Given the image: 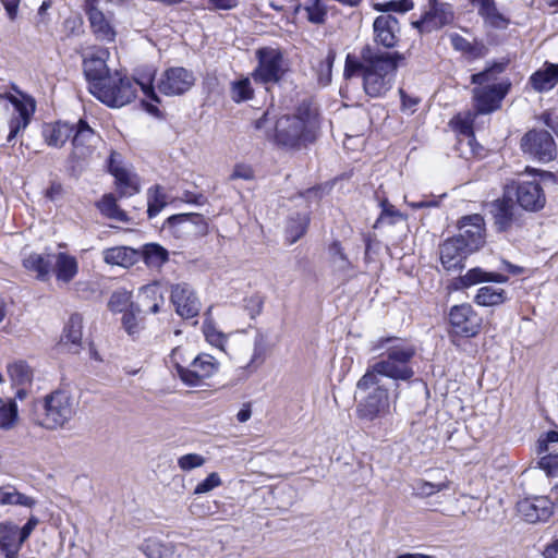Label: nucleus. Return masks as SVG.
<instances>
[{"instance_id": "nucleus-1", "label": "nucleus", "mask_w": 558, "mask_h": 558, "mask_svg": "<svg viewBox=\"0 0 558 558\" xmlns=\"http://www.w3.org/2000/svg\"><path fill=\"white\" fill-rule=\"evenodd\" d=\"M386 348L385 357L369 365L365 374L359 379L356 389L366 391L378 384V379L388 377L393 380L408 381L414 376L412 360L415 355V348L397 338H379L373 350Z\"/></svg>"}, {"instance_id": "nucleus-2", "label": "nucleus", "mask_w": 558, "mask_h": 558, "mask_svg": "<svg viewBox=\"0 0 558 558\" xmlns=\"http://www.w3.org/2000/svg\"><path fill=\"white\" fill-rule=\"evenodd\" d=\"M154 76L155 71L153 69L137 73L134 80L119 71H114L110 77H107L105 84L100 87H95L94 96L109 107L120 108L135 99L136 87L138 86L147 99L158 102L159 99L153 84Z\"/></svg>"}, {"instance_id": "nucleus-3", "label": "nucleus", "mask_w": 558, "mask_h": 558, "mask_svg": "<svg viewBox=\"0 0 558 558\" xmlns=\"http://www.w3.org/2000/svg\"><path fill=\"white\" fill-rule=\"evenodd\" d=\"M317 130L315 110L310 105L302 104L294 113L283 114L276 120L274 141L287 149H301L316 140Z\"/></svg>"}, {"instance_id": "nucleus-4", "label": "nucleus", "mask_w": 558, "mask_h": 558, "mask_svg": "<svg viewBox=\"0 0 558 558\" xmlns=\"http://www.w3.org/2000/svg\"><path fill=\"white\" fill-rule=\"evenodd\" d=\"M403 59L398 52H376L371 47L362 51L361 75L363 87L371 97H380L391 87L398 62Z\"/></svg>"}, {"instance_id": "nucleus-5", "label": "nucleus", "mask_w": 558, "mask_h": 558, "mask_svg": "<svg viewBox=\"0 0 558 558\" xmlns=\"http://www.w3.org/2000/svg\"><path fill=\"white\" fill-rule=\"evenodd\" d=\"M504 70V64L495 63L493 66L471 76V83L477 85L472 92L477 113L487 114L500 107L501 100L510 87V83L506 81L496 82L497 75Z\"/></svg>"}, {"instance_id": "nucleus-6", "label": "nucleus", "mask_w": 558, "mask_h": 558, "mask_svg": "<svg viewBox=\"0 0 558 558\" xmlns=\"http://www.w3.org/2000/svg\"><path fill=\"white\" fill-rule=\"evenodd\" d=\"M76 401L65 390H56L33 403L32 420L47 429H54L69 422L76 411Z\"/></svg>"}, {"instance_id": "nucleus-7", "label": "nucleus", "mask_w": 558, "mask_h": 558, "mask_svg": "<svg viewBox=\"0 0 558 558\" xmlns=\"http://www.w3.org/2000/svg\"><path fill=\"white\" fill-rule=\"evenodd\" d=\"M38 523L39 520L34 515L22 527L12 521L0 522V554L4 558H19L23 544Z\"/></svg>"}, {"instance_id": "nucleus-8", "label": "nucleus", "mask_w": 558, "mask_h": 558, "mask_svg": "<svg viewBox=\"0 0 558 558\" xmlns=\"http://www.w3.org/2000/svg\"><path fill=\"white\" fill-rule=\"evenodd\" d=\"M258 65L253 72L256 82L277 83L288 69L282 52L275 48H262L257 51Z\"/></svg>"}, {"instance_id": "nucleus-9", "label": "nucleus", "mask_w": 558, "mask_h": 558, "mask_svg": "<svg viewBox=\"0 0 558 558\" xmlns=\"http://www.w3.org/2000/svg\"><path fill=\"white\" fill-rule=\"evenodd\" d=\"M449 324L451 335L472 338L481 331L482 317L472 305L464 303L450 308Z\"/></svg>"}, {"instance_id": "nucleus-10", "label": "nucleus", "mask_w": 558, "mask_h": 558, "mask_svg": "<svg viewBox=\"0 0 558 558\" xmlns=\"http://www.w3.org/2000/svg\"><path fill=\"white\" fill-rule=\"evenodd\" d=\"M365 392H367L366 397L356 407V414L360 418L374 421L389 412V392L381 379H378V384Z\"/></svg>"}, {"instance_id": "nucleus-11", "label": "nucleus", "mask_w": 558, "mask_h": 558, "mask_svg": "<svg viewBox=\"0 0 558 558\" xmlns=\"http://www.w3.org/2000/svg\"><path fill=\"white\" fill-rule=\"evenodd\" d=\"M206 340L223 352H226L231 359L242 361L244 355L247 353L251 343L243 332H236L233 335L226 336L218 331L213 326H207L204 329Z\"/></svg>"}, {"instance_id": "nucleus-12", "label": "nucleus", "mask_w": 558, "mask_h": 558, "mask_svg": "<svg viewBox=\"0 0 558 558\" xmlns=\"http://www.w3.org/2000/svg\"><path fill=\"white\" fill-rule=\"evenodd\" d=\"M521 148L525 154L543 162L554 160L557 153L553 136L543 130L527 132L521 140Z\"/></svg>"}, {"instance_id": "nucleus-13", "label": "nucleus", "mask_w": 558, "mask_h": 558, "mask_svg": "<svg viewBox=\"0 0 558 558\" xmlns=\"http://www.w3.org/2000/svg\"><path fill=\"white\" fill-rule=\"evenodd\" d=\"M490 214L497 231L507 232L523 225V215L510 198H499L490 204Z\"/></svg>"}, {"instance_id": "nucleus-14", "label": "nucleus", "mask_w": 558, "mask_h": 558, "mask_svg": "<svg viewBox=\"0 0 558 558\" xmlns=\"http://www.w3.org/2000/svg\"><path fill=\"white\" fill-rule=\"evenodd\" d=\"M72 134V158L82 160L90 157L95 151L100 137L84 120H80Z\"/></svg>"}, {"instance_id": "nucleus-15", "label": "nucleus", "mask_w": 558, "mask_h": 558, "mask_svg": "<svg viewBox=\"0 0 558 558\" xmlns=\"http://www.w3.org/2000/svg\"><path fill=\"white\" fill-rule=\"evenodd\" d=\"M195 82L192 72L184 68H171L163 72L158 83V89L165 95H181L187 92Z\"/></svg>"}, {"instance_id": "nucleus-16", "label": "nucleus", "mask_w": 558, "mask_h": 558, "mask_svg": "<svg viewBox=\"0 0 558 558\" xmlns=\"http://www.w3.org/2000/svg\"><path fill=\"white\" fill-rule=\"evenodd\" d=\"M218 371V363L209 354L194 355L189 367L184 371L182 381L192 387L199 386L205 379Z\"/></svg>"}, {"instance_id": "nucleus-17", "label": "nucleus", "mask_w": 558, "mask_h": 558, "mask_svg": "<svg viewBox=\"0 0 558 558\" xmlns=\"http://www.w3.org/2000/svg\"><path fill=\"white\" fill-rule=\"evenodd\" d=\"M460 232L454 238H461L471 252L478 250L485 242L484 219L474 214L462 217L459 221Z\"/></svg>"}, {"instance_id": "nucleus-18", "label": "nucleus", "mask_w": 558, "mask_h": 558, "mask_svg": "<svg viewBox=\"0 0 558 558\" xmlns=\"http://www.w3.org/2000/svg\"><path fill=\"white\" fill-rule=\"evenodd\" d=\"M471 253L461 238H449L439 247L441 265L449 271L462 269L465 258Z\"/></svg>"}, {"instance_id": "nucleus-19", "label": "nucleus", "mask_w": 558, "mask_h": 558, "mask_svg": "<svg viewBox=\"0 0 558 558\" xmlns=\"http://www.w3.org/2000/svg\"><path fill=\"white\" fill-rule=\"evenodd\" d=\"M518 511L529 523L547 521L554 513V504L548 497L538 496L518 502Z\"/></svg>"}, {"instance_id": "nucleus-20", "label": "nucleus", "mask_w": 558, "mask_h": 558, "mask_svg": "<svg viewBox=\"0 0 558 558\" xmlns=\"http://www.w3.org/2000/svg\"><path fill=\"white\" fill-rule=\"evenodd\" d=\"M171 301L177 313L183 318H192L199 313L201 303L187 283H178L172 287Z\"/></svg>"}, {"instance_id": "nucleus-21", "label": "nucleus", "mask_w": 558, "mask_h": 558, "mask_svg": "<svg viewBox=\"0 0 558 558\" xmlns=\"http://www.w3.org/2000/svg\"><path fill=\"white\" fill-rule=\"evenodd\" d=\"M374 40L385 48H393L399 41L400 23L391 14H383L373 23Z\"/></svg>"}, {"instance_id": "nucleus-22", "label": "nucleus", "mask_w": 558, "mask_h": 558, "mask_svg": "<svg viewBox=\"0 0 558 558\" xmlns=\"http://www.w3.org/2000/svg\"><path fill=\"white\" fill-rule=\"evenodd\" d=\"M166 226L178 235H203L207 232V223L199 214H178L169 217Z\"/></svg>"}, {"instance_id": "nucleus-23", "label": "nucleus", "mask_w": 558, "mask_h": 558, "mask_svg": "<svg viewBox=\"0 0 558 558\" xmlns=\"http://www.w3.org/2000/svg\"><path fill=\"white\" fill-rule=\"evenodd\" d=\"M106 54V50H100L96 54L85 58L83 62L84 74L93 95L95 94V87H100L105 84L107 77L112 75L105 61Z\"/></svg>"}, {"instance_id": "nucleus-24", "label": "nucleus", "mask_w": 558, "mask_h": 558, "mask_svg": "<svg viewBox=\"0 0 558 558\" xmlns=\"http://www.w3.org/2000/svg\"><path fill=\"white\" fill-rule=\"evenodd\" d=\"M118 155L111 154L109 171L116 179V185L121 196H132L140 191V181L135 173L118 161Z\"/></svg>"}, {"instance_id": "nucleus-25", "label": "nucleus", "mask_w": 558, "mask_h": 558, "mask_svg": "<svg viewBox=\"0 0 558 558\" xmlns=\"http://www.w3.org/2000/svg\"><path fill=\"white\" fill-rule=\"evenodd\" d=\"M518 204L525 210L537 211L545 206L546 198L537 181H524L515 187Z\"/></svg>"}, {"instance_id": "nucleus-26", "label": "nucleus", "mask_w": 558, "mask_h": 558, "mask_svg": "<svg viewBox=\"0 0 558 558\" xmlns=\"http://www.w3.org/2000/svg\"><path fill=\"white\" fill-rule=\"evenodd\" d=\"M453 20V13L447 5L434 4L429 11H426L422 16L412 22L413 27L422 33H429L438 29Z\"/></svg>"}, {"instance_id": "nucleus-27", "label": "nucleus", "mask_w": 558, "mask_h": 558, "mask_svg": "<svg viewBox=\"0 0 558 558\" xmlns=\"http://www.w3.org/2000/svg\"><path fill=\"white\" fill-rule=\"evenodd\" d=\"M10 101L14 106L17 114L12 117L10 120L8 142H11L20 131L27 128L31 117L35 111V104L32 99L21 100L14 96H10Z\"/></svg>"}, {"instance_id": "nucleus-28", "label": "nucleus", "mask_w": 558, "mask_h": 558, "mask_svg": "<svg viewBox=\"0 0 558 558\" xmlns=\"http://www.w3.org/2000/svg\"><path fill=\"white\" fill-rule=\"evenodd\" d=\"M96 4L97 0H86V13L90 27L99 39L112 41L116 37V32Z\"/></svg>"}, {"instance_id": "nucleus-29", "label": "nucleus", "mask_w": 558, "mask_h": 558, "mask_svg": "<svg viewBox=\"0 0 558 558\" xmlns=\"http://www.w3.org/2000/svg\"><path fill=\"white\" fill-rule=\"evenodd\" d=\"M450 44L457 52H460L466 61H474L484 58L488 49L482 40H468L458 33L448 34Z\"/></svg>"}, {"instance_id": "nucleus-30", "label": "nucleus", "mask_w": 558, "mask_h": 558, "mask_svg": "<svg viewBox=\"0 0 558 558\" xmlns=\"http://www.w3.org/2000/svg\"><path fill=\"white\" fill-rule=\"evenodd\" d=\"M476 8L478 15L483 19L484 25L496 28L506 29L510 23L509 19L504 15L496 7L495 0H471Z\"/></svg>"}, {"instance_id": "nucleus-31", "label": "nucleus", "mask_w": 558, "mask_h": 558, "mask_svg": "<svg viewBox=\"0 0 558 558\" xmlns=\"http://www.w3.org/2000/svg\"><path fill=\"white\" fill-rule=\"evenodd\" d=\"M558 82V63L545 62L544 66L533 73L530 84L538 93L550 90Z\"/></svg>"}, {"instance_id": "nucleus-32", "label": "nucleus", "mask_w": 558, "mask_h": 558, "mask_svg": "<svg viewBox=\"0 0 558 558\" xmlns=\"http://www.w3.org/2000/svg\"><path fill=\"white\" fill-rule=\"evenodd\" d=\"M138 303L135 305L137 312L156 314L163 304V296L157 284H147L138 291Z\"/></svg>"}, {"instance_id": "nucleus-33", "label": "nucleus", "mask_w": 558, "mask_h": 558, "mask_svg": "<svg viewBox=\"0 0 558 558\" xmlns=\"http://www.w3.org/2000/svg\"><path fill=\"white\" fill-rule=\"evenodd\" d=\"M54 259L53 271L58 281L69 283L78 272L77 259L64 252L52 256Z\"/></svg>"}, {"instance_id": "nucleus-34", "label": "nucleus", "mask_w": 558, "mask_h": 558, "mask_svg": "<svg viewBox=\"0 0 558 558\" xmlns=\"http://www.w3.org/2000/svg\"><path fill=\"white\" fill-rule=\"evenodd\" d=\"M102 256L104 260L109 265L128 268L141 258V253L128 246H116L105 250Z\"/></svg>"}, {"instance_id": "nucleus-35", "label": "nucleus", "mask_w": 558, "mask_h": 558, "mask_svg": "<svg viewBox=\"0 0 558 558\" xmlns=\"http://www.w3.org/2000/svg\"><path fill=\"white\" fill-rule=\"evenodd\" d=\"M74 124L56 122L46 124L43 129L45 142L52 147H62L74 132Z\"/></svg>"}, {"instance_id": "nucleus-36", "label": "nucleus", "mask_w": 558, "mask_h": 558, "mask_svg": "<svg viewBox=\"0 0 558 558\" xmlns=\"http://www.w3.org/2000/svg\"><path fill=\"white\" fill-rule=\"evenodd\" d=\"M82 328H83V318L78 314H73L70 316L64 329L63 335L61 337V341L63 344H70L71 350L74 353L78 352L82 341Z\"/></svg>"}, {"instance_id": "nucleus-37", "label": "nucleus", "mask_w": 558, "mask_h": 558, "mask_svg": "<svg viewBox=\"0 0 558 558\" xmlns=\"http://www.w3.org/2000/svg\"><path fill=\"white\" fill-rule=\"evenodd\" d=\"M489 281L505 283L508 281V277L498 272L484 271L482 268L475 267L459 278V282L463 288Z\"/></svg>"}, {"instance_id": "nucleus-38", "label": "nucleus", "mask_w": 558, "mask_h": 558, "mask_svg": "<svg viewBox=\"0 0 558 558\" xmlns=\"http://www.w3.org/2000/svg\"><path fill=\"white\" fill-rule=\"evenodd\" d=\"M48 254L31 253L23 259V266L28 270L36 272V278L45 281L49 278L51 270V259Z\"/></svg>"}, {"instance_id": "nucleus-39", "label": "nucleus", "mask_w": 558, "mask_h": 558, "mask_svg": "<svg viewBox=\"0 0 558 558\" xmlns=\"http://www.w3.org/2000/svg\"><path fill=\"white\" fill-rule=\"evenodd\" d=\"M143 551L147 558H181L175 545L157 539L146 541L143 545Z\"/></svg>"}, {"instance_id": "nucleus-40", "label": "nucleus", "mask_w": 558, "mask_h": 558, "mask_svg": "<svg viewBox=\"0 0 558 558\" xmlns=\"http://www.w3.org/2000/svg\"><path fill=\"white\" fill-rule=\"evenodd\" d=\"M19 422V410L15 399L0 397V429L11 430Z\"/></svg>"}, {"instance_id": "nucleus-41", "label": "nucleus", "mask_w": 558, "mask_h": 558, "mask_svg": "<svg viewBox=\"0 0 558 558\" xmlns=\"http://www.w3.org/2000/svg\"><path fill=\"white\" fill-rule=\"evenodd\" d=\"M36 500L25 494L20 493L13 486L0 487V506H22L33 508Z\"/></svg>"}, {"instance_id": "nucleus-42", "label": "nucleus", "mask_w": 558, "mask_h": 558, "mask_svg": "<svg viewBox=\"0 0 558 558\" xmlns=\"http://www.w3.org/2000/svg\"><path fill=\"white\" fill-rule=\"evenodd\" d=\"M507 300L506 291L501 288L485 286L478 289L474 301L481 306H497Z\"/></svg>"}, {"instance_id": "nucleus-43", "label": "nucleus", "mask_w": 558, "mask_h": 558, "mask_svg": "<svg viewBox=\"0 0 558 558\" xmlns=\"http://www.w3.org/2000/svg\"><path fill=\"white\" fill-rule=\"evenodd\" d=\"M145 264L151 268H159L168 260V251L156 243L146 244L141 253Z\"/></svg>"}, {"instance_id": "nucleus-44", "label": "nucleus", "mask_w": 558, "mask_h": 558, "mask_svg": "<svg viewBox=\"0 0 558 558\" xmlns=\"http://www.w3.org/2000/svg\"><path fill=\"white\" fill-rule=\"evenodd\" d=\"M195 354L184 347L174 348L168 359V363L177 372L180 379L183 377L184 371L189 367Z\"/></svg>"}, {"instance_id": "nucleus-45", "label": "nucleus", "mask_w": 558, "mask_h": 558, "mask_svg": "<svg viewBox=\"0 0 558 558\" xmlns=\"http://www.w3.org/2000/svg\"><path fill=\"white\" fill-rule=\"evenodd\" d=\"M167 202L168 197L160 185L150 187L147 192L148 217H156L167 205Z\"/></svg>"}, {"instance_id": "nucleus-46", "label": "nucleus", "mask_w": 558, "mask_h": 558, "mask_svg": "<svg viewBox=\"0 0 558 558\" xmlns=\"http://www.w3.org/2000/svg\"><path fill=\"white\" fill-rule=\"evenodd\" d=\"M308 221L306 214H299L295 218H290L286 229L287 241L290 244L295 243L305 234Z\"/></svg>"}, {"instance_id": "nucleus-47", "label": "nucleus", "mask_w": 558, "mask_h": 558, "mask_svg": "<svg viewBox=\"0 0 558 558\" xmlns=\"http://www.w3.org/2000/svg\"><path fill=\"white\" fill-rule=\"evenodd\" d=\"M9 377L14 386H26L32 383L33 372L24 362H15L8 366Z\"/></svg>"}, {"instance_id": "nucleus-48", "label": "nucleus", "mask_w": 558, "mask_h": 558, "mask_svg": "<svg viewBox=\"0 0 558 558\" xmlns=\"http://www.w3.org/2000/svg\"><path fill=\"white\" fill-rule=\"evenodd\" d=\"M335 57V51L329 50L325 56L319 58L313 65L317 73L319 84L327 85L330 83L331 69L333 65Z\"/></svg>"}, {"instance_id": "nucleus-49", "label": "nucleus", "mask_w": 558, "mask_h": 558, "mask_svg": "<svg viewBox=\"0 0 558 558\" xmlns=\"http://www.w3.org/2000/svg\"><path fill=\"white\" fill-rule=\"evenodd\" d=\"M140 314L141 312H137L135 306H131L129 311L123 313L122 326L131 337L138 336L144 328L143 319L140 317Z\"/></svg>"}, {"instance_id": "nucleus-50", "label": "nucleus", "mask_w": 558, "mask_h": 558, "mask_svg": "<svg viewBox=\"0 0 558 558\" xmlns=\"http://www.w3.org/2000/svg\"><path fill=\"white\" fill-rule=\"evenodd\" d=\"M231 98L235 102H242L252 99L254 90L248 77H243L231 83Z\"/></svg>"}, {"instance_id": "nucleus-51", "label": "nucleus", "mask_w": 558, "mask_h": 558, "mask_svg": "<svg viewBox=\"0 0 558 558\" xmlns=\"http://www.w3.org/2000/svg\"><path fill=\"white\" fill-rule=\"evenodd\" d=\"M98 208L108 218L119 221L126 220V214L119 208L116 197L112 194L105 195L98 203Z\"/></svg>"}, {"instance_id": "nucleus-52", "label": "nucleus", "mask_w": 558, "mask_h": 558, "mask_svg": "<svg viewBox=\"0 0 558 558\" xmlns=\"http://www.w3.org/2000/svg\"><path fill=\"white\" fill-rule=\"evenodd\" d=\"M108 306L111 312L124 313L134 305L131 302V294L125 290H119L111 294Z\"/></svg>"}, {"instance_id": "nucleus-53", "label": "nucleus", "mask_w": 558, "mask_h": 558, "mask_svg": "<svg viewBox=\"0 0 558 558\" xmlns=\"http://www.w3.org/2000/svg\"><path fill=\"white\" fill-rule=\"evenodd\" d=\"M266 355V337L262 332H257L253 341V353L247 362V366H259L265 361Z\"/></svg>"}, {"instance_id": "nucleus-54", "label": "nucleus", "mask_w": 558, "mask_h": 558, "mask_svg": "<svg viewBox=\"0 0 558 558\" xmlns=\"http://www.w3.org/2000/svg\"><path fill=\"white\" fill-rule=\"evenodd\" d=\"M448 488V482L432 483L427 481H417L414 485V493L418 497H430L438 492Z\"/></svg>"}, {"instance_id": "nucleus-55", "label": "nucleus", "mask_w": 558, "mask_h": 558, "mask_svg": "<svg viewBox=\"0 0 558 558\" xmlns=\"http://www.w3.org/2000/svg\"><path fill=\"white\" fill-rule=\"evenodd\" d=\"M304 10L307 13V20L315 24L325 22L327 15V8L324 0H312Z\"/></svg>"}, {"instance_id": "nucleus-56", "label": "nucleus", "mask_w": 558, "mask_h": 558, "mask_svg": "<svg viewBox=\"0 0 558 558\" xmlns=\"http://www.w3.org/2000/svg\"><path fill=\"white\" fill-rule=\"evenodd\" d=\"M275 123L269 112H264L260 118L254 121V129L259 132L260 136L274 138Z\"/></svg>"}, {"instance_id": "nucleus-57", "label": "nucleus", "mask_w": 558, "mask_h": 558, "mask_svg": "<svg viewBox=\"0 0 558 558\" xmlns=\"http://www.w3.org/2000/svg\"><path fill=\"white\" fill-rule=\"evenodd\" d=\"M329 253L331 255L332 263L338 270L344 271L351 267V263L343 253L339 242H333L330 245Z\"/></svg>"}, {"instance_id": "nucleus-58", "label": "nucleus", "mask_w": 558, "mask_h": 558, "mask_svg": "<svg viewBox=\"0 0 558 558\" xmlns=\"http://www.w3.org/2000/svg\"><path fill=\"white\" fill-rule=\"evenodd\" d=\"M206 459L198 453H187L178 459V465L182 471H191L205 464Z\"/></svg>"}, {"instance_id": "nucleus-59", "label": "nucleus", "mask_w": 558, "mask_h": 558, "mask_svg": "<svg viewBox=\"0 0 558 558\" xmlns=\"http://www.w3.org/2000/svg\"><path fill=\"white\" fill-rule=\"evenodd\" d=\"M222 484L221 478L218 473H210L204 481L199 482L195 488L194 495H202L211 492L213 489L219 487Z\"/></svg>"}, {"instance_id": "nucleus-60", "label": "nucleus", "mask_w": 558, "mask_h": 558, "mask_svg": "<svg viewBox=\"0 0 558 558\" xmlns=\"http://www.w3.org/2000/svg\"><path fill=\"white\" fill-rule=\"evenodd\" d=\"M539 466L548 476H558V453L543 457Z\"/></svg>"}, {"instance_id": "nucleus-61", "label": "nucleus", "mask_w": 558, "mask_h": 558, "mask_svg": "<svg viewBox=\"0 0 558 558\" xmlns=\"http://www.w3.org/2000/svg\"><path fill=\"white\" fill-rule=\"evenodd\" d=\"M381 214L379 217V221H387L388 223H395L397 220L402 218V215L399 210L395 208L393 205L389 204L387 201L381 203Z\"/></svg>"}, {"instance_id": "nucleus-62", "label": "nucleus", "mask_w": 558, "mask_h": 558, "mask_svg": "<svg viewBox=\"0 0 558 558\" xmlns=\"http://www.w3.org/2000/svg\"><path fill=\"white\" fill-rule=\"evenodd\" d=\"M475 116H476V113H472V112H468L465 116L459 114L456 118L457 129L462 134L471 135L472 134V126H473V122H474Z\"/></svg>"}, {"instance_id": "nucleus-63", "label": "nucleus", "mask_w": 558, "mask_h": 558, "mask_svg": "<svg viewBox=\"0 0 558 558\" xmlns=\"http://www.w3.org/2000/svg\"><path fill=\"white\" fill-rule=\"evenodd\" d=\"M254 178L253 169L244 163H239L234 166L233 172L230 175L231 180L243 179V180H252Z\"/></svg>"}, {"instance_id": "nucleus-64", "label": "nucleus", "mask_w": 558, "mask_h": 558, "mask_svg": "<svg viewBox=\"0 0 558 558\" xmlns=\"http://www.w3.org/2000/svg\"><path fill=\"white\" fill-rule=\"evenodd\" d=\"M411 8H412V3H409L407 1H404L403 3L387 2L384 4L377 5V10H386V11L393 10V11H401V12H405V11L410 10Z\"/></svg>"}]
</instances>
